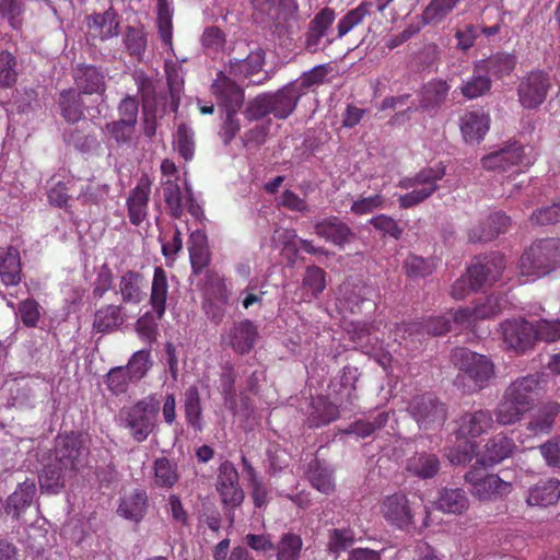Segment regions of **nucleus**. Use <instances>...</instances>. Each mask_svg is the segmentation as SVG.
<instances>
[{
  "mask_svg": "<svg viewBox=\"0 0 560 560\" xmlns=\"http://www.w3.org/2000/svg\"><path fill=\"white\" fill-rule=\"evenodd\" d=\"M86 456L88 450L79 434L71 432L58 435L40 476L42 491L60 492L66 482L84 466Z\"/></svg>",
  "mask_w": 560,
  "mask_h": 560,
  "instance_id": "nucleus-1",
  "label": "nucleus"
},
{
  "mask_svg": "<svg viewBox=\"0 0 560 560\" xmlns=\"http://www.w3.org/2000/svg\"><path fill=\"white\" fill-rule=\"evenodd\" d=\"M301 97V91L291 82L275 93H264L253 98L247 105L246 116L250 120H257L267 115L285 119L295 110Z\"/></svg>",
  "mask_w": 560,
  "mask_h": 560,
  "instance_id": "nucleus-2",
  "label": "nucleus"
},
{
  "mask_svg": "<svg viewBox=\"0 0 560 560\" xmlns=\"http://www.w3.org/2000/svg\"><path fill=\"white\" fill-rule=\"evenodd\" d=\"M159 410V399L155 395H149L135 405L122 408L118 415V423L128 430L136 442L140 443L154 431Z\"/></svg>",
  "mask_w": 560,
  "mask_h": 560,
  "instance_id": "nucleus-3",
  "label": "nucleus"
},
{
  "mask_svg": "<svg viewBox=\"0 0 560 560\" xmlns=\"http://www.w3.org/2000/svg\"><path fill=\"white\" fill-rule=\"evenodd\" d=\"M560 266V238L548 237L535 241L520 259L523 276L540 278Z\"/></svg>",
  "mask_w": 560,
  "mask_h": 560,
  "instance_id": "nucleus-4",
  "label": "nucleus"
},
{
  "mask_svg": "<svg viewBox=\"0 0 560 560\" xmlns=\"http://www.w3.org/2000/svg\"><path fill=\"white\" fill-rule=\"evenodd\" d=\"M445 175V167L436 165L425 167L412 177H406L398 183L402 189H411L410 192L398 197L399 207L408 209L418 206L429 199L439 188L438 182Z\"/></svg>",
  "mask_w": 560,
  "mask_h": 560,
  "instance_id": "nucleus-5",
  "label": "nucleus"
},
{
  "mask_svg": "<svg viewBox=\"0 0 560 560\" xmlns=\"http://www.w3.org/2000/svg\"><path fill=\"white\" fill-rule=\"evenodd\" d=\"M408 410L422 430H434L442 427L447 418V408L432 394L412 398Z\"/></svg>",
  "mask_w": 560,
  "mask_h": 560,
  "instance_id": "nucleus-6",
  "label": "nucleus"
},
{
  "mask_svg": "<svg viewBox=\"0 0 560 560\" xmlns=\"http://www.w3.org/2000/svg\"><path fill=\"white\" fill-rule=\"evenodd\" d=\"M452 361L479 388H482L494 373L493 364L486 355L478 354L466 348L455 349L452 352Z\"/></svg>",
  "mask_w": 560,
  "mask_h": 560,
  "instance_id": "nucleus-7",
  "label": "nucleus"
},
{
  "mask_svg": "<svg viewBox=\"0 0 560 560\" xmlns=\"http://www.w3.org/2000/svg\"><path fill=\"white\" fill-rule=\"evenodd\" d=\"M465 480L471 485V494L482 501L497 500L512 491V483L502 480L498 475H481L478 469L466 472Z\"/></svg>",
  "mask_w": 560,
  "mask_h": 560,
  "instance_id": "nucleus-8",
  "label": "nucleus"
},
{
  "mask_svg": "<svg viewBox=\"0 0 560 560\" xmlns=\"http://www.w3.org/2000/svg\"><path fill=\"white\" fill-rule=\"evenodd\" d=\"M550 79L542 71H533L524 77L517 88V95L524 108H537L546 100L550 89Z\"/></svg>",
  "mask_w": 560,
  "mask_h": 560,
  "instance_id": "nucleus-9",
  "label": "nucleus"
},
{
  "mask_svg": "<svg viewBox=\"0 0 560 560\" xmlns=\"http://www.w3.org/2000/svg\"><path fill=\"white\" fill-rule=\"evenodd\" d=\"M501 335L508 348L525 353L536 342L535 327L525 319H509L501 324Z\"/></svg>",
  "mask_w": 560,
  "mask_h": 560,
  "instance_id": "nucleus-10",
  "label": "nucleus"
},
{
  "mask_svg": "<svg viewBox=\"0 0 560 560\" xmlns=\"http://www.w3.org/2000/svg\"><path fill=\"white\" fill-rule=\"evenodd\" d=\"M72 78L78 92L82 95H96L102 103L106 101V74L92 65H78L73 69Z\"/></svg>",
  "mask_w": 560,
  "mask_h": 560,
  "instance_id": "nucleus-11",
  "label": "nucleus"
},
{
  "mask_svg": "<svg viewBox=\"0 0 560 560\" xmlns=\"http://www.w3.org/2000/svg\"><path fill=\"white\" fill-rule=\"evenodd\" d=\"M452 322L447 315L430 317L424 323L412 322L401 324L396 327L394 331L395 340L401 343L409 338L423 336L424 334L431 336H441L451 330Z\"/></svg>",
  "mask_w": 560,
  "mask_h": 560,
  "instance_id": "nucleus-12",
  "label": "nucleus"
},
{
  "mask_svg": "<svg viewBox=\"0 0 560 560\" xmlns=\"http://www.w3.org/2000/svg\"><path fill=\"white\" fill-rule=\"evenodd\" d=\"M238 479V472L231 462L221 464L217 478V491L221 502L231 509L241 505L244 500V491L240 487Z\"/></svg>",
  "mask_w": 560,
  "mask_h": 560,
  "instance_id": "nucleus-13",
  "label": "nucleus"
},
{
  "mask_svg": "<svg viewBox=\"0 0 560 560\" xmlns=\"http://www.w3.org/2000/svg\"><path fill=\"white\" fill-rule=\"evenodd\" d=\"M504 267V259L500 255L477 258L467 269L466 277L471 282V288L478 290L498 281Z\"/></svg>",
  "mask_w": 560,
  "mask_h": 560,
  "instance_id": "nucleus-14",
  "label": "nucleus"
},
{
  "mask_svg": "<svg viewBox=\"0 0 560 560\" xmlns=\"http://www.w3.org/2000/svg\"><path fill=\"white\" fill-rule=\"evenodd\" d=\"M257 338L256 325L250 319H243L234 322L226 334L221 336V341L236 353L246 354L254 348Z\"/></svg>",
  "mask_w": 560,
  "mask_h": 560,
  "instance_id": "nucleus-15",
  "label": "nucleus"
},
{
  "mask_svg": "<svg viewBox=\"0 0 560 560\" xmlns=\"http://www.w3.org/2000/svg\"><path fill=\"white\" fill-rule=\"evenodd\" d=\"M314 233L339 248L351 243L355 238L352 229L339 217L330 215L314 224Z\"/></svg>",
  "mask_w": 560,
  "mask_h": 560,
  "instance_id": "nucleus-16",
  "label": "nucleus"
},
{
  "mask_svg": "<svg viewBox=\"0 0 560 560\" xmlns=\"http://www.w3.org/2000/svg\"><path fill=\"white\" fill-rule=\"evenodd\" d=\"M151 180L148 175L141 176L136 187L129 191L126 205L131 224L139 226L148 217V203L151 194Z\"/></svg>",
  "mask_w": 560,
  "mask_h": 560,
  "instance_id": "nucleus-17",
  "label": "nucleus"
},
{
  "mask_svg": "<svg viewBox=\"0 0 560 560\" xmlns=\"http://www.w3.org/2000/svg\"><path fill=\"white\" fill-rule=\"evenodd\" d=\"M212 93L225 107L226 112H237L244 103L243 90L223 72H219L212 83Z\"/></svg>",
  "mask_w": 560,
  "mask_h": 560,
  "instance_id": "nucleus-18",
  "label": "nucleus"
},
{
  "mask_svg": "<svg viewBox=\"0 0 560 560\" xmlns=\"http://www.w3.org/2000/svg\"><path fill=\"white\" fill-rule=\"evenodd\" d=\"M88 35L92 39L107 40L119 34L118 14L108 9L103 13H95L88 18Z\"/></svg>",
  "mask_w": 560,
  "mask_h": 560,
  "instance_id": "nucleus-19",
  "label": "nucleus"
},
{
  "mask_svg": "<svg viewBox=\"0 0 560 560\" xmlns=\"http://www.w3.org/2000/svg\"><path fill=\"white\" fill-rule=\"evenodd\" d=\"M523 148L518 143L504 147L481 159L482 167L488 171L506 172L523 163Z\"/></svg>",
  "mask_w": 560,
  "mask_h": 560,
  "instance_id": "nucleus-20",
  "label": "nucleus"
},
{
  "mask_svg": "<svg viewBox=\"0 0 560 560\" xmlns=\"http://www.w3.org/2000/svg\"><path fill=\"white\" fill-rule=\"evenodd\" d=\"M384 517L397 525L405 527L411 524L413 513L407 497L402 493H395L387 497L382 504Z\"/></svg>",
  "mask_w": 560,
  "mask_h": 560,
  "instance_id": "nucleus-21",
  "label": "nucleus"
},
{
  "mask_svg": "<svg viewBox=\"0 0 560 560\" xmlns=\"http://www.w3.org/2000/svg\"><path fill=\"white\" fill-rule=\"evenodd\" d=\"M458 434L460 436L477 438L487 433L493 427L492 413L489 410L465 412L458 419Z\"/></svg>",
  "mask_w": 560,
  "mask_h": 560,
  "instance_id": "nucleus-22",
  "label": "nucleus"
},
{
  "mask_svg": "<svg viewBox=\"0 0 560 560\" xmlns=\"http://www.w3.org/2000/svg\"><path fill=\"white\" fill-rule=\"evenodd\" d=\"M35 493L36 485L34 480L26 479L20 482L15 491L8 497L4 504V512L13 518L19 520L32 505Z\"/></svg>",
  "mask_w": 560,
  "mask_h": 560,
  "instance_id": "nucleus-23",
  "label": "nucleus"
},
{
  "mask_svg": "<svg viewBox=\"0 0 560 560\" xmlns=\"http://www.w3.org/2000/svg\"><path fill=\"white\" fill-rule=\"evenodd\" d=\"M511 224L510 218L503 212H495L488 217L487 221L480 226L474 228L469 232L471 242H489L505 233Z\"/></svg>",
  "mask_w": 560,
  "mask_h": 560,
  "instance_id": "nucleus-24",
  "label": "nucleus"
},
{
  "mask_svg": "<svg viewBox=\"0 0 560 560\" xmlns=\"http://www.w3.org/2000/svg\"><path fill=\"white\" fill-rule=\"evenodd\" d=\"M373 296V288L366 284H354L351 289L345 287L343 302L351 313L373 312L376 308Z\"/></svg>",
  "mask_w": 560,
  "mask_h": 560,
  "instance_id": "nucleus-25",
  "label": "nucleus"
},
{
  "mask_svg": "<svg viewBox=\"0 0 560 560\" xmlns=\"http://www.w3.org/2000/svg\"><path fill=\"white\" fill-rule=\"evenodd\" d=\"M117 293L120 294L121 302L126 304L141 303L145 296L143 276L135 270L126 271L119 278Z\"/></svg>",
  "mask_w": 560,
  "mask_h": 560,
  "instance_id": "nucleus-26",
  "label": "nucleus"
},
{
  "mask_svg": "<svg viewBox=\"0 0 560 560\" xmlns=\"http://www.w3.org/2000/svg\"><path fill=\"white\" fill-rule=\"evenodd\" d=\"M539 382L534 375H527L515 380L505 389L513 399L520 401L522 407L530 410L538 395Z\"/></svg>",
  "mask_w": 560,
  "mask_h": 560,
  "instance_id": "nucleus-27",
  "label": "nucleus"
},
{
  "mask_svg": "<svg viewBox=\"0 0 560 560\" xmlns=\"http://www.w3.org/2000/svg\"><path fill=\"white\" fill-rule=\"evenodd\" d=\"M58 106L61 116L70 124H75L83 117L85 106L82 94L73 88L62 90L59 93Z\"/></svg>",
  "mask_w": 560,
  "mask_h": 560,
  "instance_id": "nucleus-28",
  "label": "nucleus"
},
{
  "mask_svg": "<svg viewBox=\"0 0 560 560\" xmlns=\"http://www.w3.org/2000/svg\"><path fill=\"white\" fill-rule=\"evenodd\" d=\"M559 499L560 481L558 479H548L532 487L526 501L529 505L548 506L557 503Z\"/></svg>",
  "mask_w": 560,
  "mask_h": 560,
  "instance_id": "nucleus-29",
  "label": "nucleus"
},
{
  "mask_svg": "<svg viewBox=\"0 0 560 560\" xmlns=\"http://www.w3.org/2000/svg\"><path fill=\"white\" fill-rule=\"evenodd\" d=\"M0 278L5 285H16L21 281L20 253L14 247L0 248Z\"/></svg>",
  "mask_w": 560,
  "mask_h": 560,
  "instance_id": "nucleus-30",
  "label": "nucleus"
},
{
  "mask_svg": "<svg viewBox=\"0 0 560 560\" xmlns=\"http://www.w3.org/2000/svg\"><path fill=\"white\" fill-rule=\"evenodd\" d=\"M460 121V130L466 142L480 141L489 129V117L482 112L466 113Z\"/></svg>",
  "mask_w": 560,
  "mask_h": 560,
  "instance_id": "nucleus-31",
  "label": "nucleus"
},
{
  "mask_svg": "<svg viewBox=\"0 0 560 560\" xmlns=\"http://www.w3.org/2000/svg\"><path fill=\"white\" fill-rule=\"evenodd\" d=\"M147 506L148 497L145 491L136 489L121 499L118 513L120 516L138 523L143 518Z\"/></svg>",
  "mask_w": 560,
  "mask_h": 560,
  "instance_id": "nucleus-32",
  "label": "nucleus"
},
{
  "mask_svg": "<svg viewBox=\"0 0 560 560\" xmlns=\"http://www.w3.org/2000/svg\"><path fill=\"white\" fill-rule=\"evenodd\" d=\"M162 191L167 213L174 219H180L185 209V190H182L176 179L167 178L162 182Z\"/></svg>",
  "mask_w": 560,
  "mask_h": 560,
  "instance_id": "nucleus-33",
  "label": "nucleus"
},
{
  "mask_svg": "<svg viewBox=\"0 0 560 560\" xmlns=\"http://www.w3.org/2000/svg\"><path fill=\"white\" fill-rule=\"evenodd\" d=\"M406 469L421 479L432 478L440 469V460L435 454L416 453L408 458Z\"/></svg>",
  "mask_w": 560,
  "mask_h": 560,
  "instance_id": "nucleus-34",
  "label": "nucleus"
},
{
  "mask_svg": "<svg viewBox=\"0 0 560 560\" xmlns=\"http://www.w3.org/2000/svg\"><path fill=\"white\" fill-rule=\"evenodd\" d=\"M265 62V51L257 48L248 54L244 59H234L230 61V74L234 78H250L258 73Z\"/></svg>",
  "mask_w": 560,
  "mask_h": 560,
  "instance_id": "nucleus-35",
  "label": "nucleus"
},
{
  "mask_svg": "<svg viewBox=\"0 0 560 560\" xmlns=\"http://www.w3.org/2000/svg\"><path fill=\"white\" fill-rule=\"evenodd\" d=\"M124 322L122 307L108 304L95 312L93 328L100 332H110L120 327Z\"/></svg>",
  "mask_w": 560,
  "mask_h": 560,
  "instance_id": "nucleus-36",
  "label": "nucleus"
},
{
  "mask_svg": "<svg viewBox=\"0 0 560 560\" xmlns=\"http://www.w3.org/2000/svg\"><path fill=\"white\" fill-rule=\"evenodd\" d=\"M527 411L529 410L522 407L520 401L504 392L494 410L495 421L500 425H511L520 421Z\"/></svg>",
  "mask_w": 560,
  "mask_h": 560,
  "instance_id": "nucleus-37",
  "label": "nucleus"
},
{
  "mask_svg": "<svg viewBox=\"0 0 560 560\" xmlns=\"http://www.w3.org/2000/svg\"><path fill=\"white\" fill-rule=\"evenodd\" d=\"M168 295L166 272L162 267H155L151 284L150 305L152 310L164 316Z\"/></svg>",
  "mask_w": 560,
  "mask_h": 560,
  "instance_id": "nucleus-38",
  "label": "nucleus"
},
{
  "mask_svg": "<svg viewBox=\"0 0 560 560\" xmlns=\"http://www.w3.org/2000/svg\"><path fill=\"white\" fill-rule=\"evenodd\" d=\"M516 59L514 55L508 52H497L487 59L477 61V68L491 73L497 78L509 75L515 68Z\"/></svg>",
  "mask_w": 560,
  "mask_h": 560,
  "instance_id": "nucleus-39",
  "label": "nucleus"
},
{
  "mask_svg": "<svg viewBox=\"0 0 560 560\" xmlns=\"http://www.w3.org/2000/svg\"><path fill=\"white\" fill-rule=\"evenodd\" d=\"M560 412L558 402H548L540 407L527 424V430L533 434L548 433L553 424L555 418Z\"/></svg>",
  "mask_w": 560,
  "mask_h": 560,
  "instance_id": "nucleus-40",
  "label": "nucleus"
},
{
  "mask_svg": "<svg viewBox=\"0 0 560 560\" xmlns=\"http://www.w3.org/2000/svg\"><path fill=\"white\" fill-rule=\"evenodd\" d=\"M438 509L445 513L460 514L468 508V499L462 489H443L436 501Z\"/></svg>",
  "mask_w": 560,
  "mask_h": 560,
  "instance_id": "nucleus-41",
  "label": "nucleus"
},
{
  "mask_svg": "<svg viewBox=\"0 0 560 560\" xmlns=\"http://www.w3.org/2000/svg\"><path fill=\"white\" fill-rule=\"evenodd\" d=\"M185 418L189 425L197 430H201V398L197 386H189L184 394Z\"/></svg>",
  "mask_w": 560,
  "mask_h": 560,
  "instance_id": "nucleus-42",
  "label": "nucleus"
},
{
  "mask_svg": "<svg viewBox=\"0 0 560 560\" xmlns=\"http://www.w3.org/2000/svg\"><path fill=\"white\" fill-rule=\"evenodd\" d=\"M154 485L160 488H172L179 478L177 464L166 457L154 460Z\"/></svg>",
  "mask_w": 560,
  "mask_h": 560,
  "instance_id": "nucleus-43",
  "label": "nucleus"
},
{
  "mask_svg": "<svg viewBox=\"0 0 560 560\" xmlns=\"http://www.w3.org/2000/svg\"><path fill=\"white\" fill-rule=\"evenodd\" d=\"M485 73V70H480L477 68L476 62L474 66V73L471 78L464 82L463 85L460 86V92L466 98H477L490 91L491 80Z\"/></svg>",
  "mask_w": 560,
  "mask_h": 560,
  "instance_id": "nucleus-44",
  "label": "nucleus"
},
{
  "mask_svg": "<svg viewBox=\"0 0 560 560\" xmlns=\"http://www.w3.org/2000/svg\"><path fill=\"white\" fill-rule=\"evenodd\" d=\"M515 448L512 439L499 434L486 444V457L491 464H497L511 456Z\"/></svg>",
  "mask_w": 560,
  "mask_h": 560,
  "instance_id": "nucleus-45",
  "label": "nucleus"
},
{
  "mask_svg": "<svg viewBox=\"0 0 560 560\" xmlns=\"http://www.w3.org/2000/svg\"><path fill=\"white\" fill-rule=\"evenodd\" d=\"M448 91L450 86L443 80L428 82L421 91V106L423 108L440 106L445 101Z\"/></svg>",
  "mask_w": 560,
  "mask_h": 560,
  "instance_id": "nucleus-46",
  "label": "nucleus"
},
{
  "mask_svg": "<svg viewBox=\"0 0 560 560\" xmlns=\"http://www.w3.org/2000/svg\"><path fill=\"white\" fill-rule=\"evenodd\" d=\"M303 540L300 535L284 533L281 535L275 549L277 550V560H299Z\"/></svg>",
  "mask_w": 560,
  "mask_h": 560,
  "instance_id": "nucleus-47",
  "label": "nucleus"
},
{
  "mask_svg": "<svg viewBox=\"0 0 560 560\" xmlns=\"http://www.w3.org/2000/svg\"><path fill=\"white\" fill-rule=\"evenodd\" d=\"M460 0H431L422 12L424 24L436 25L441 23Z\"/></svg>",
  "mask_w": 560,
  "mask_h": 560,
  "instance_id": "nucleus-48",
  "label": "nucleus"
},
{
  "mask_svg": "<svg viewBox=\"0 0 560 560\" xmlns=\"http://www.w3.org/2000/svg\"><path fill=\"white\" fill-rule=\"evenodd\" d=\"M163 316L152 311L145 312L136 322V331L138 336L149 345H152L158 337L159 322Z\"/></svg>",
  "mask_w": 560,
  "mask_h": 560,
  "instance_id": "nucleus-49",
  "label": "nucleus"
},
{
  "mask_svg": "<svg viewBox=\"0 0 560 560\" xmlns=\"http://www.w3.org/2000/svg\"><path fill=\"white\" fill-rule=\"evenodd\" d=\"M387 421L388 413L380 412L372 421L360 419L352 422L343 432L364 439L372 435L376 430L384 428Z\"/></svg>",
  "mask_w": 560,
  "mask_h": 560,
  "instance_id": "nucleus-50",
  "label": "nucleus"
},
{
  "mask_svg": "<svg viewBox=\"0 0 560 560\" xmlns=\"http://www.w3.org/2000/svg\"><path fill=\"white\" fill-rule=\"evenodd\" d=\"M308 479L312 486L322 493L329 494L335 490L331 470L322 466L318 462L310 466Z\"/></svg>",
  "mask_w": 560,
  "mask_h": 560,
  "instance_id": "nucleus-51",
  "label": "nucleus"
},
{
  "mask_svg": "<svg viewBox=\"0 0 560 560\" xmlns=\"http://www.w3.org/2000/svg\"><path fill=\"white\" fill-rule=\"evenodd\" d=\"M174 145L179 155L189 161L195 154V132L186 124H180L174 137Z\"/></svg>",
  "mask_w": 560,
  "mask_h": 560,
  "instance_id": "nucleus-52",
  "label": "nucleus"
},
{
  "mask_svg": "<svg viewBox=\"0 0 560 560\" xmlns=\"http://www.w3.org/2000/svg\"><path fill=\"white\" fill-rule=\"evenodd\" d=\"M151 366L150 350L143 349L136 351L124 368L130 374L131 381H140L147 375Z\"/></svg>",
  "mask_w": 560,
  "mask_h": 560,
  "instance_id": "nucleus-53",
  "label": "nucleus"
},
{
  "mask_svg": "<svg viewBox=\"0 0 560 560\" xmlns=\"http://www.w3.org/2000/svg\"><path fill=\"white\" fill-rule=\"evenodd\" d=\"M125 46L130 56L141 60L147 49V34L142 28L128 26L124 37Z\"/></svg>",
  "mask_w": 560,
  "mask_h": 560,
  "instance_id": "nucleus-54",
  "label": "nucleus"
},
{
  "mask_svg": "<svg viewBox=\"0 0 560 560\" xmlns=\"http://www.w3.org/2000/svg\"><path fill=\"white\" fill-rule=\"evenodd\" d=\"M156 24L159 28V35L163 44H165L168 47H172V11L170 9L167 0H158Z\"/></svg>",
  "mask_w": 560,
  "mask_h": 560,
  "instance_id": "nucleus-55",
  "label": "nucleus"
},
{
  "mask_svg": "<svg viewBox=\"0 0 560 560\" xmlns=\"http://www.w3.org/2000/svg\"><path fill=\"white\" fill-rule=\"evenodd\" d=\"M189 257L195 273H200L209 264V254L205 247V237L200 234L191 235Z\"/></svg>",
  "mask_w": 560,
  "mask_h": 560,
  "instance_id": "nucleus-56",
  "label": "nucleus"
},
{
  "mask_svg": "<svg viewBox=\"0 0 560 560\" xmlns=\"http://www.w3.org/2000/svg\"><path fill=\"white\" fill-rule=\"evenodd\" d=\"M329 70L328 65L315 66L310 71L304 72L296 81H293L292 84L301 91L303 96L312 86L324 83Z\"/></svg>",
  "mask_w": 560,
  "mask_h": 560,
  "instance_id": "nucleus-57",
  "label": "nucleus"
},
{
  "mask_svg": "<svg viewBox=\"0 0 560 560\" xmlns=\"http://www.w3.org/2000/svg\"><path fill=\"white\" fill-rule=\"evenodd\" d=\"M326 272L317 267L310 266L306 268L303 278V288L307 291L310 298H317L326 288Z\"/></svg>",
  "mask_w": 560,
  "mask_h": 560,
  "instance_id": "nucleus-58",
  "label": "nucleus"
},
{
  "mask_svg": "<svg viewBox=\"0 0 560 560\" xmlns=\"http://www.w3.org/2000/svg\"><path fill=\"white\" fill-rule=\"evenodd\" d=\"M371 7V2H362L355 9L350 10L338 23V37H343L354 26L359 25L370 14Z\"/></svg>",
  "mask_w": 560,
  "mask_h": 560,
  "instance_id": "nucleus-59",
  "label": "nucleus"
},
{
  "mask_svg": "<svg viewBox=\"0 0 560 560\" xmlns=\"http://www.w3.org/2000/svg\"><path fill=\"white\" fill-rule=\"evenodd\" d=\"M130 382H132L130 374L124 366H115L110 369L105 376V384L108 390L114 395L126 393Z\"/></svg>",
  "mask_w": 560,
  "mask_h": 560,
  "instance_id": "nucleus-60",
  "label": "nucleus"
},
{
  "mask_svg": "<svg viewBox=\"0 0 560 560\" xmlns=\"http://www.w3.org/2000/svg\"><path fill=\"white\" fill-rule=\"evenodd\" d=\"M63 138L67 143L72 144L81 152H90L98 147V141L94 135L84 133L78 128L65 132Z\"/></svg>",
  "mask_w": 560,
  "mask_h": 560,
  "instance_id": "nucleus-61",
  "label": "nucleus"
},
{
  "mask_svg": "<svg viewBox=\"0 0 560 560\" xmlns=\"http://www.w3.org/2000/svg\"><path fill=\"white\" fill-rule=\"evenodd\" d=\"M404 268L408 277L417 279L431 275L434 270V265L429 259H424L416 255H409L405 260Z\"/></svg>",
  "mask_w": 560,
  "mask_h": 560,
  "instance_id": "nucleus-62",
  "label": "nucleus"
},
{
  "mask_svg": "<svg viewBox=\"0 0 560 560\" xmlns=\"http://www.w3.org/2000/svg\"><path fill=\"white\" fill-rule=\"evenodd\" d=\"M354 535L350 529L334 528L329 532L327 550L338 556L353 544Z\"/></svg>",
  "mask_w": 560,
  "mask_h": 560,
  "instance_id": "nucleus-63",
  "label": "nucleus"
},
{
  "mask_svg": "<svg viewBox=\"0 0 560 560\" xmlns=\"http://www.w3.org/2000/svg\"><path fill=\"white\" fill-rule=\"evenodd\" d=\"M536 341L555 342L560 339V319H541L534 324Z\"/></svg>",
  "mask_w": 560,
  "mask_h": 560,
  "instance_id": "nucleus-64",
  "label": "nucleus"
}]
</instances>
